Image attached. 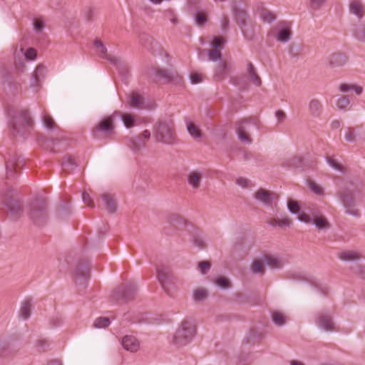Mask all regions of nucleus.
<instances>
[{"mask_svg": "<svg viewBox=\"0 0 365 365\" xmlns=\"http://www.w3.org/2000/svg\"><path fill=\"white\" fill-rule=\"evenodd\" d=\"M9 116L11 118L10 125L14 136L24 137L27 130L33 127L34 121L28 110L21 109L13 114L9 112Z\"/></svg>", "mask_w": 365, "mask_h": 365, "instance_id": "obj_1", "label": "nucleus"}, {"mask_svg": "<svg viewBox=\"0 0 365 365\" xmlns=\"http://www.w3.org/2000/svg\"><path fill=\"white\" fill-rule=\"evenodd\" d=\"M0 197L11 217L19 219L23 213V203L17 196L16 191L11 187H6L1 192Z\"/></svg>", "mask_w": 365, "mask_h": 365, "instance_id": "obj_2", "label": "nucleus"}, {"mask_svg": "<svg viewBox=\"0 0 365 365\" xmlns=\"http://www.w3.org/2000/svg\"><path fill=\"white\" fill-rule=\"evenodd\" d=\"M196 333L195 326L192 322L185 319L173 336L172 343L177 347H182L188 344Z\"/></svg>", "mask_w": 365, "mask_h": 365, "instance_id": "obj_3", "label": "nucleus"}, {"mask_svg": "<svg viewBox=\"0 0 365 365\" xmlns=\"http://www.w3.org/2000/svg\"><path fill=\"white\" fill-rule=\"evenodd\" d=\"M29 216L34 225H43L48 219L46 201L42 198L34 199L29 205Z\"/></svg>", "mask_w": 365, "mask_h": 365, "instance_id": "obj_4", "label": "nucleus"}, {"mask_svg": "<svg viewBox=\"0 0 365 365\" xmlns=\"http://www.w3.org/2000/svg\"><path fill=\"white\" fill-rule=\"evenodd\" d=\"M153 136L158 142L169 145L174 143L176 138L172 124L164 120L155 124Z\"/></svg>", "mask_w": 365, "mask_h": 365, "instance_id": "obj_5", "label": "nucleus"}, {"mask_svg": "<svg viewBox=\"0 0 365 365\" xmlns=\"http://www.w3.org/2000/svg\"><path fill=\"white\" fill-rule=\"evenodd\" d=\"M136 292V285L133 282H128L113 289L110 294V298L116 302H122L127 303L135 298Z\"/></svg>", "mask_w": 365, "mask_h": 365, "instance_id": "obj_6", "label": "nucleus"}, {"mask_svg": "<svg viewBox=\"0 0 365 365\" xmlns=\"http://www.w3.org/2000/svg\"><path fill=\"white\" fill-rule=\"evenodd\" d=\"M115 132L114 119L113 116H106L101 119L93 128V135L96 138H107Z\"/></svg>", "mask_w": 365, "mask_h": 365, "instance_id": "obj_7", "label": "nucleus"}, {"mask_svg": "<svg viewBox=\"0 0 365 365\" xmlns=\"http://www.w3.org/2000/svg\"><path fill=\"white\" fill-rule=\"evenodd\" d=\"M257 123V118L255 117L242 120L237 123L236 133L239 140L246 144H251L252 142L250 136L251 128L255 126Z\"/></svg>", "mask_w": 365, "mask_h": 365, "instance_id": "obj_8", "label": "nucleus"}, {"mask_svg": "<svg viewBox=\"0 0 365 365\" xmlns=\"http://www.w3.org/2000/svg\"><path fill=\"white\" fill-rule=\"evenodd\" d=\"M226 38L222 36H212L210 40V48L207 49L209 60L217 61L222 59L221 51L225 48Z\"/></svg>", "mask_w": 365, "mask_h": 365, "instance_id": "obj_9", "label": "nucleus"}, {"mask_svg": "<svg viewBox=\"0 0 365 365\" xmlns=\"http://www.w3.org/2000/svg\"><path fill=\"white\" fill-rule=\"evenodd\" d=\"M93 45L96 49L99 50L101 56L107 59L114 66H115L119 70L120 74H125L128 73V70L127 65L119 58L108 54L106 47L99 39H96L93 42Z\"/></svg>", "mask_w": 365, "mask_h": 365, "instance_id": "obj_10", "label": "nucleus"}, {"mask_svg": "<svg viewBox=\"0 0 365 365\" xmlns=\"http://www.w3.org/2000/svg\"><path fill=\"white\" fill-rule=\"evenodd\" d=\"M232 11L233 18L240 26V29L244 36H246V27L247 26L248 15L245 9L236 3L232 4Z\"/></svg>", "mask_w": 365, "mask_h": 365, "instance_id": "obj_11", "label": "nucleus"}, {"mask_svg": "<svg viewBox=\"0 0 365 365\" xmlns=\"http://www.w3.org/2000/svg\"><path fill=\"white\" fill-rule=\"evenodd\" d=\"M153 73L158 81H163L165 83H180L182 81V77L172 70L155 68L153 69Z\"/></svg>", "mask_w": 365, "mask_h": 365, "instance_id": "obj_12", "label": "nucleus"}, {"mask_svg": "<svg viewBox=\"0 0 365 365\" xmlns=\"http://www.w3.org/2000/svg\"><path fill=\"white\" fill-rule=\"evenodd\" d=\"M274 31L276 32L275 37L278 41L286 43L290 40L291 23L287 21H281L274 26Z\"/></svg>", "mask_w": 365, "mask_h": 365, "instance_id": "obj_13", "label": "nucleus"}, {"mask_svg": "<svg viewBox=\"0 0 365 365\" xmlns=\"http://www.w3.org/2000/svg\"><path fill=\"white\" fill-rule=\"evenodd\" d=\"M156 270L158 279L163 289L168 295L172 296L168 287V286L171 283L172 278V274L170 268L161 264L156 268Z\"/></svg>", "mask_w": 365, "mask_h": 365, "instance_id": "obj_14", "label": "nucleus"}, {"mask_svg": "<svg viewBox=\"0 0 365 365\" xmlns=\"http://www.w3.org/2000/svg\"><path fill=\"white\" fill-rule=\"evenodd\" d=\"M89 264L88 261L81 260L78 262L74 271L75 282L79 284H85L89 275Z\"/></svg>", "mask_w": 365, "mask_h": 365, "instance_id": "obj_15", "label": "nucleus"}, {"mask_svg": "<svg viewBox=\"0 0 365 365\" xmlns=\"http://www.w3.org/2000/svg\"><path fill=\"white\" fill-rule=\"evenodd\" d=\"M25 164L23 158L17 155H13L6 163V177L11 178L14 176V171L18 168H22Z\"/></svg>", "mask_w": 365, "mask_h": 365, "instance_id": "obj_16", "label": "nucleus"}, {"mask_svg": "<svg viewBox=\"0 0 365 365\" xmlns=\"http://www.w3.org/2000/svg\"><path fill=\"white\" fill-rule=\"evenodd\" d=\"M150 132L145 130L141 134L130 139L129 146L134 150H139L145 146L146 141L150 139Z\"/></svg>", "mask_w": 365, "mask_h": 365, "instance_id": "obj_17", "label": "nucleus"}, {"mask_svg": "<svg viewBox=\"0 0 365 365\" xmlns=\"http://www.w3.org/2000/svg\"><path fill=\"white\" fill-rule=\"evenodd\" d=\"M255 197L266 206H272V201L277 199V195L273 192L260 188L255 193Z\"/></svg>", "mask_w": 365, "mask_h": 365, "instance_id": "obj_18", "label": "nucleus"}, {"mask_svg": "<svg viewBox=\"0 0 365 365\" xmlns=\"http://www.w3.org/2000/svg\"><path fill=\"white\" fill-rule=\"evenodd\" d=\"M123 348L130 352H135L139 349L140 343L138 340L132 335H125L122 339Z\"/></svg>", "mask_w": 365, "mask_h": 365, "instance_id": "obj_19", "label": "nucleus"}, {"mask_svg": "<svg viewBox=\"0 0 365 365\" xmlns=\"http://www.w3.org/2000/svg\"><path fill=\"white\" fill-rule=\"evenodd\" d=\"M349 9L350 13L356 16L359 19L365 14V6L361 0H352L349 2Z\"/></svg>", "mask_w": 365, "mask_h": 365, "instance_id": "obj_20", "label": "nucleus"}, {"mask_svg": "<svg viewBox=\"0 0 365 365\" xmlns=\"http://www.w3.org/2000/svg\"><path fill=\"white\" fill-rule=\"evenodd\" d=\"M317 324L326 331H333L334 329L331 317L329 314H320L317 320Z\"/></svg>", "mask_w": 365, "mask_h": 365, "instance_id": "obj_21", "label": "nucleus"}, {"mask_svg": "<svg viewBox=\"0 0 365 365\" xmlns=\"http://www.w3.org/2000/svg\"><path fill=\"white\" fill-rule=\"evenodd\" d=\"M202 179V175L195 170L190 171L187 177V183L193 190L200 188Z\"/></svg>", "mask_w": 365, "mask_h": 365, "instance_id": "obj_22", "label": "nucleus"}, {"mask_svg": "<svg viewBox=\"0 0 365 365\" xmlns=\"http://www.w3.org/2000/svg\"><path fill=\"white\" fill-rule=\"evenodd\" d=\"M219 61L220 63L215 69L214 76L216 80L221 81L229 73L230 66L226 61H222L221 60Z\"/></svg>", "mask_w": 365, "mask_h": 365, "instance_id": "obj_23", "label": "nucleus"}, {"mask_svg": "<svg viewBox=\"0 0 365 365\" xmlns=\"http://www.w3.org/2000/svg\"><path fill=\"white\" fill-rule=\"evenodd\" d=\"M308 110L312 116L319 118L322 113L323 106L319 100L312 98L309 102Z\"/></svg>", "mask_w": 365, "mask_h": 365, "instance_id": "obj_24", "label": "nucleus"}, {"mask_svg": "<svg viewBox=\"0 0 365 365\" xmlns=\"http://www.w3.org/2000/svg\"><path fill=\"white\" fill-rule=\"evenodd\" d=\"M128 104L131 108L137 109H145L146 106L144 103V98L136 92H133L129 98Z\"/></svg>", "mask_w": 365, "mask_h": 365, "instance_id": "obj_25", "label": "nucleus"}, {"mask_svg": "<svg viewBox=\"0 0 365 365\" xmlns=\"http://www.w3.org/2000/svg\"><path fill=\"white\" fill-rule=\"evenodd\" d=\"M328 61L330 66L336 68L344 66L346 63L347 58L345 55L336 53L331 54Z\"/></svg>", "mask_w": 365, "mask_h": 365, "instance_id": "obj_26", "label": "nucleus"}, {"mask_svg": "<svg viewBox=\"0 0 365 365\" xmlns=\"http://www.w3.org/2000/svg\"><path fill=\"white\" fill-rule=\"evenodd\" d=\"M341 197L344 206L346 208V213L351 215L353 216H359V210L352 207V204L354 202L352 197L350 196L349 195L344 194L341 195Z\"/></svg>", "mask_w": 365, "mask_h": 365, "instance_id": "obj_27", "label": "nucleus"}, {"mask_svg": "<svg viewBox=\"0 0 365 365\" xmlns=\"http://www.w3.org/2000/svg\"><path fill=\"white\" fill-rule=\"evenodd\" d=\"M339 91L341 93H347L351 91L354 92L357 96H359L363 92V88L359 85L354 83H342L339 86Z\"/></svg>", "mask_w": 365, "mask_h": 365, "instance_id": "obj_28", "label": "nucleus"}, {"mask_svg": "<svg viewBox=\"0 0 365 365\" xmlns=\"http://www.w3.org/2000/svg\"><path fill=\"white\" fill-rule=\"evenodd\" d=\"M77 166V163L71 155H66L61 163L63 171L67 174L73 172Z\"/></svg>", "mask_w": 365, "mask_h": 365, "instance_id": "obj_29", "label": "nucleus"}, {"mask_svg": "<svg viewBox=\"0 0 365 365\" xmlns=\"http://www.w3.org/2000/svg\"><path fill=\"white\" fill-rule=\"evenodd\" d=\"M101 198L104 202L105 208L108 213H115L117 209V205L114 199L110 195L104 193L101 195Z\"/></svg>", "mask_w": 365, "mask_h": 365, "instance_id": "obj_30", "label": "nucleus"}, {"mask_svg": "<svg viewBox=\"0 0 365 365\" xmlns=\"http://www.w3.org/2000/svg\"><path fill=\"white\" fill-rule=\"evenodd\" d=\"M191 241L192 245L199 249H203L205 247V241L202 237V232L198 229L194 228L191 232Z\"/></svg>", "mask_w": 365, "mask_h": 365, "instance_id": "obj_31", "label": "nucleus"}, {"mask_svg": "<svg viewBox=\"0 0 365 365\" xmlns=\"http://www.w3.org/2000/svg\"><path fill=\"white\" fill-rule=\"evenodd\" d=\"M46 68L43 65H38L34 73H32V78L31 81V86L37 87L41 82L40 77L44 76V71Z\"/></svg>", "mask_w": 365, "mask_h": 365, "instance_id": "obj_32", "label": "nucleus"}, {"mask_svg": "<svg viewBox=\"0 0 365 365\" xmlns=\"http://www.w3.org/2000/svg\"><path fill=\"white\" fill-rule=\"evenodd\" d=\"M140 43L147 48H153L156 41L155 39L146 33L140 34L139 36Z\"/></svg>", "mask_w": 365, "mask_h": 365, "instance_id": "obj_33", "label": "nucleus"}, {"mask_svg": "<svg viewBox=\"0 0 365 365\" xmlns=\"http://www.w3.org/2000/svg\"><path fill=\"white\" fill-rule=\"evenodd\" d=\"M247 73L249 74L250 81L255 86H260L262 84L261 79L256 73L254 66L250 62L247 64Z\"/></svg>", "mask_w": 365, "mask_h": 365, "instance_id": "obj_34", "label": "nucleus"}, {"mask_svg": "<svg viewBox=\"0 0 365 365\" xmlns=\"http://www.w3.org/2000/svg\"><path fill=\"white\" fill-rule=\"evenodd\" d=\"M338 257L344 261H354L359 259L361 255L356 251H344L339 252Z\"/></svg>", "mask_w": 365, "mask_h": 365, "instance_id": "obj_35", "label": "nucleus"}, {"mask_svg": "<svg viewBox=\"0 0 365 365\" xmlns=\"http://www.w3.org/2000/svg\"><path fill=\"white\" fill-rule=\"evenodd\" d=\"M350 98L348 96L340 95L336 101V106L339 110H348L350 108Z\"/></svg>", "mask_w": 365, "mask_h": 365, "instance_id": "obj_36", "label": "nucleus"}, {"mask_svg": "<svg viewBox=\"0 0 365 365\" xmlns=\"http://www.w3.org/2000/svg\"><path fill=\"white\" fill-rule=\"evenodd\" d=\"M97 14L96 9L93 7H87L83 11V18L87 23L93 22L97 17Z\"/></svg>", "mask_w": 365, "mask_h": 365, "instance_id": "obj_37", "label": "nucleus"}, {"mask_svg": "<svg viewBox=\"0 0 365 365\" xmlns=\"http://www.w3.org/2000/svg\"><path fill=\"white\" fill-rule=\"evenodd\" d=\"M193 16L197 25L204 26L205 24V13L197 6L194 8Z\"/></svg>", "mask_w": 365, "mask_h": 365, "instance_id": "obj_38", "label": "nucleus"}, {"mask_svg": "<svg viewBox=\"0 0 365 365\" xmlns=\"http://www.w3.org/2000/svg\"><path fill=\"white\" fill-rule=\"evenodd\" d=\"M267 224L271 226L275 227H289L290 225V220L288 217H284L282 219L279 218H270L267 220Z\"/></svg>", "mask_w": 365, "mask_h": 365, "instance_id": "obj_39", "label": "nucleus"}, {"mask_svg": "<svg viewBox=\"0 0 365 365\" xmlns=\"http://www.w3.org/2000/svg\"><path fill=\"white\" fill-rule=\"evenodd\" d=\"M31 300L26 299L22 304L20 309V316L23 319H27L31 315Z\"/></svg>", "mask_w": 365, "mask_h": 365, "instance_id": "obj_40", "label": "nucleus"}, {"mask_svg": "<svg viewBox=\"0 0 365 365\" xmlns=\"http://www.w3.org/2000/svg\"><path fill=\"white\" fill-rule=\"evenodd\" d=\"M328 0H308V7L311 11H317L322 9Z\"/></svg>", "mask_w": 365, "mask_h": 365, "instance_id": "obj_41", "label": "nucleus"}, {"mask_svg": "<svg viewBox=\"0 0 365 365\" xmlns=\"http://www.w3.org/2000/svg\"><path fill=\"white\" fill-rule=\"evenodd\" d=\"M264 263L272 268H280L282 262L280 259L272 256H265L264 259Z\"/></svg>", "mask_w": 365, "mask_h": 365, "instance_id": "obj_42", "label": "nucleus"}, {"mask_svg": "<svg viewBox=\"0 0 365 365\" xmlns=\"http://www.w3.org/2000/svg\"><path fill=\"white\" fill-rule=\"evenodd\" d=\"M192 299L195 302H200L205 299V289L196 288L192 292Z\"/></svg>", "mask_w": 365, "mask_h": 365, "instance_id": "obj_43", "label": "nucleus"}, {"mask_svg": "<svg viewBox=\"0 0 365 365\" xmlns=\"http://www.w3.org/2000/svg\"><path fill=\"white\" fill-rule=\"evenodd\" d=\"M121 119L126 128H132L135 124V115L129 113L121 115Z\"/></svg>", "mask_w": 365, "mask_h": 365, "instance_id": "obj_44", "label": "nucleus"}, {"mask_svg": "<svg viewBox=\"0 0 365 365\" xmlns=\"http://www.w3.org/2000/svg\"><path fill=\"white\" fill-rule=\"evenodd\" d=\"M110 324V319L108 317H101L97 318L93 324L95 328H106Z\"/></svg>", "mask_w": 365, "mask_h": 365, "instance_id": "obj_45", "label": "nucleus"}, {"mask_svg": "<svg viewBox=\"0 0 365 365\" xmlns=\"http://www.w3.org/2000/svg\"><path fill=\"white\" fill-rule=\"evenodd\" d=\"M357 135L358 133L354 128H347L344 133V138L346 141L353 143L356 140Z\"/></svg>", "mask_w": 365, "mask_h": 365, "instance_id": "obj_46", "label": "nucleus"}, {"mask_svg": "<svg viewBox=\"0 0 365 365\" xmlns=\"http://www.w3.org/2000/svg\"><path fill=\"white\" fill-rule=\"evenodd\" d=\"M251 270L253 273L257 274L259 273L261 274H264V269L263 262L260 260H254L252 264Z\"/></svg>", "mask_w": 365, "mask_h": 365, "instance_id": "obj_47", "label": "nucleus"}, {"mask_svg": "<svg viewBox=\"0 0 365 365\" xmlns=\"http://www.w3.org/2000/svg\"><path fill=\"white\" fill-rule=\"evenodd\" d=\"M309 188L311 190L312 192L317 195H322L324 194L323 189L317 185L314 181L309 180L307 182Z\"/></svg>", "mask_w": 365, "mask_h": 365, "instance_id": "obj_48", "label": "nucleus"}, {"mask_svg": "<svg viewBox=\"0 0 365 365\" xmlns=\"http://www.w3.org/2000/svg\"><path fill=\"white\" fill-rule=\"evenodd\" d=\"M43 123L44 126L50 130L58 128V126L54 122L53 119L48 115H43Z\"/></svg>", "mask_w": 365, "mask_h": 365, "instance_id": "obj_49", "label": "nucleus"}, {"mask_svg": "<svg viewBox=\"0 0 365 365\" xmlns=\"http://www.w3.org/2000/svg\"><path fill=\"white\" fill-rule=\"evenodd\" d=\"M261 17L264 21L271 23L276 19V15L267 9H264L261 12Z\"/></svg>", "mask_w": 365, "mask_h": 365, "instance_id": "obj_50", "label": "nucleus"}, {"mask_svg": "<svg viewBox=\"0 0 365 365\" xmlns=\"http://www.w3.org/2000/svg\"><path fill=\"white\" fill-rule=\"evenodd\" d=\"M187 130L191 136L195 138H198L201 136L200 129L192 123H189L187 126Z\"/></svg>", "mask_w": 365, "mask_h": 365, "instance_id": "obj_51", "label": "nucleus"}, {"mask_svg": "<svg viewBox=\"0 0 365 365\" xmlns=\"http://www.w3.org/2000/svg\"><path fill=\"white\" fill-rule=\"evenodd\" d=\"M354 36L359 40L365 41V25H360L356 27Z\"/></svg>", "mask_w": 365, "mask_h": 365, "instance_id": "obj_52", "label": "nucleus"}, {"mask_svg": "<svg viewBox=\"0 0 365 365\" xmlns=\"http://www.w3.org/2000/svg\"><path fill=\"white\" fill-rule=\"evenodd\" d=\"M273 322L277 326H282L285 323V318L279 312H273L272 315Z\"/></svg>", "mask_w": 365, "mask_h": 365, "instance_id": "obj_53", "label": "nucleus"}, {"mask_svg": "<svg viewBox=\"0 0 365 365\" xmlns=\"http://www.w3.org/2000/svg\"><path fill=\"white\" fill-rule=\"evenodd\" d=\"M313 223L320 230L329 227L327 220L323 217L313 220Z\"/></svg>", "mask_w": 365, "mask_h": 365, "instance_id": "obj_54", "label": "nucleus"}, {"mask_svg": "<svg viewBox=\"0 0 365 365\" xmlns=\"http://www.w3.org/2000/svg\"><path fill=\"white\" fill-rule=\"evenodd\" d=\"M82 200H83V202L84 203H86L88 207H91V208H94L95 207V204H94V202L93 200H92L91 197L90 196V195L86 192H83V194H82Z\"/></svg>", "mask_w": 365, "mask_h": 365, "instance_id": "obj_55", "label": "nucleus"}, {"mask_svg": "<svg viewBox=\"0 0 365 365\" xmlns=\"http://www.w3.org/2000/svg\"><path fill=\"white\" fill-rule=\"evenodd\" d=\"M215 284L221 288H228L230 287V281L225 277H219L215 280Z\"/></svg>", "mask_w": 365, "mask_h": 365, "instance_id": "obj_56", "label": "nucleus"}, {"mask_svg": "<svg viewBox=\"0 0 365 365\" xmlns=\"http://www.w3.org/2000/svg\"><path fill=\"white\" fill-rule=\"evenodd\" d=\"M288 209L292 213L297 214L299 211V207L298 203L294 200H289L287 203Z\"/></svg>", "mask_w": 365, "mask_h": 365, "instance_id": "obj_57", "label": "nucleus"}, {"mask_svg": "<svg viewBox=\"0 0 365 365\" xmlns=\"http://www.w3.org/2000/svg\"><path fill=\"white\" fill-rule=\"evenodd\" d=\"M36 51L33 48H28L24 53V56L28 61L34 60L36 58Z\"/></svg>", "mask_w": 365, "mask_h": 365, "instance_id": "obj_58", "label": "nucleus"}, {"mask_svg": "<svg viewBox=\"0 0 365 365\" xmlns=\"http://www.w3.org/2000/svg\"><path fill=\"white\" fill-rule=\"evenodd\" d=\"M44 28V24L42 20L36 19L34 22V29L36 32L41 33Z\"/></svg>", "mask_w": 365, "mask_h": 365, "instance_id": "obj_59", "label": "nucleus"}, {"mask_svg": "<svg viewBox=\"0 0 365 365\" xmlns=\"http://www.w3.org/2000/svg\"><path fill=\"white\" fill-rule=\"evenodd\" d=\"M190 81L193 84L199 83L202 81V76L197 73L192 72L190 74Z\"/></svg>", "mask_w": 365, "mask_h": 365, "instance_id": "obj_60", "label": "nucleus"}, {"mask_svg": "<svg viewBox=\"0 0 365 365\" xmlns=\"http://www.w3.org/2000/svg\"><path fill=\"white\" fill-rule=\"evenodd\" d=\"M60 143V140L58 139H51V140H48L46 142V148L47 149H50L51 151H53L55 152L56 150L55 148H53V146L58 143Z\"/></svg>", "mask_w": 365, "mask_h": 365, "instance_id": "obj_61", "label": "nucleus"}, {"mask_svg": "<svg viewBox=\"0 0 365 365\" xmlns=\"http://www.w3.org/2000/svg\"><path fill=\"white\" fill-rule=\"evenodd\" d=\"M230 25V19L227 16H222L220 21V26L222 31H227Z\"/></svg>", "mask_w": 365, "mask_h": 365, "instance_id": "obj_62", "label": "nucleus"}, {"mask_svg": "<svg viewBox=\"0 0 365 365\" xmlns=\"http://www.w3.org/2000/svg\"><path fill=\"white\" fill-rule=\"evenodd\" d=\"M327 162L330 165V166H331L333 168H334L336 170H342L341 165L340 164H339L337 162H336V160H334V159H332L331 158H328Z\"/></svg>", "mask_w": 365, "mask_h": 365, "instance_id": "obj_63", "label": "nucleus"}, {"mask_svg": "<svg viewBox=\"0 0 365 365\" xmlns=\"http://www.w3.org/2000/svg\"><path fill=\"white\" fill-rule=\"evenodd\" d=\"M298 219L301 222H304L305 223L312 222V220H311L310 217L307 214H305V213H302V214L299 215Z\"/></svg>", "mask_w": 365, "mask_h": 365, "instance_id": "obj_64", "label": "nucleus"}]
</instances>
